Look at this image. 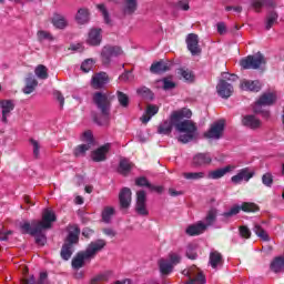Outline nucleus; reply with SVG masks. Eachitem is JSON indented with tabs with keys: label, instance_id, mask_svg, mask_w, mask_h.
Masks as SVG:
<instances>
[{
	"label": "nucleus",
	"instance_id": "ea45409f",
	"mask_svg": "<svg viewBox=\"0 0 284 284\" xmlns=\"http://www.w3.org/2000/svg\"><path fill=\"white\" fill-rule=\"evenodd\" d=\"M183 178L186 181H201V179H205V172H186L183 173Z\"/></svg>",
	"mask_w": 284,
	"mask_h": 284
},
{
	"label": "nucleus",
	"instance_id": "3c124183",
	"mask_svg": "<svg viewBox=\"0 0 284 284\" xmlns=\"http://www.w3.org/2000/svg\"><path fill=\"white\" fill-rule=\"evenodd\" d=\"M262 183L263 185H265L266 187H272L273 183H274V176H272V173H265L262 176Z\"/></svg>",
	"mask_w": 284,
	"mask_h": 284
},
{
	"label": "nucleus",
	"instance_id": "aec40b11",
	"mask_svg": "<svg viewBox=\"0 0 284 284\" xmlns=\"http://www.w3.org/2000/svg\"><path fill=\"white\" fill-rule=\"evenodd\" d=\"M234 170H236L235 165H226L222 169H217V170L209 172V179H213L214 181H216L219 179H223V176H225V174H227L229 172H234Z\"/></svg>",
	"mask_w": 284,
	"mask_h": 284
},
{
	"label": "nucleus",
	"instance_id": "49530a36",
	"mask_svg": "<svg viewBox=\"0 0 284 284\" xmlns=\"http://www.w3.org/2000/svg\"><path fill=\"white\" fill-rule=\"evenodd\" d=\"M38 41H54V37L48 31H38Z\"/></svg>",
	"mask_w": 284,
	"mask_h": 284
},
{
	"label": "nucleus",
	"instance_id": "f3484780",
	"mask_svg": "<svg viewBox=\"0 0 284 284\" xmlns=\"http://www.w3.org/2000/svg\"><path fill=\"white\" fill-rule=\"evenodd\" d=\"M101 32V29H91L87 38L88 45H101V41H103V34Z\"/></svg>",
	"mask_w": 284,
	"mask_h": 284
},
{
	"label": "nucleus",
	"instance_id": "37998d69",
	"mask_svg": "<svg viewBox=\"0 0 284 284\" xmlns=\"http://www.w3.org/2000/svg\"><path fill=\"white\" fill-rule=\"evenodd\" d=\"M112 216H114V209L110 206L104 207L102 211V221L104 223H110V221H112Z\"/></svg>",
	"mask_w": 284,
	"mask_h": 284
},
{
	"label": "nucleus",
	"instance_id": "a19ab883",
	"mask_svg": "<svg viewBox=\"0 0 284 284\" xmlns=\"http://www.w3.org/2000/svg\"><path fill=\"white\" fill-rule=\"evenodd\" d=\"M34 74L38 79L44 81L45 79H48V68L43 64H39L34 69Z\"/></svg>",
	"mask_w": 284,
	"mask_h": 284
},
{
	"label": "nucleus",
	"instance_id": "20e7f679",
	"mask_svg": "<svg viewBox=\"0 0 284 284\" xmlns=\"http://www.w3.org/2000/svg\"><path fill=\"white\" fill-rule=\"evenodd\" d=\"M93 101L100 110V115L94 116V122L98 125H108L110 123V98L106 93L97 92L93 94Z\"/></svg>",
	"mask_w": 284,
	"mask_h": 284
},
{
	"label": "nucleus",
	"instance_id": "bf43d9fd",
	"mask_svg": "<svg viewBox=\"0 0 284 284\" xmlns=\"http://www.w3.org/2000/svg\"><path fill=\"white\" fill-rule=\"evenodd\" d=\"M240 236L242 239H250L252 236V231L247 226H240Z\"/></svg>",
	"mask_w": 284,
	"mask_h": 284
},
{
	"label": "nucleus",
	"instance_id": "bb28decb",
	"mask_svg": "<svg viewBox=\"0 0 284 284\" xmlns=\"http://www.w3.org/2000/svg\"><path fill=\"white\" fill-rule=\"evenodd\" d=\"M119 200L121 207H130V203H132V191L129 187L122 189L119 194Z\"/></svg>",
	"mask_w": 284,
	"mask_h": 284
},
{
	"label": "nucleus",
	"instance_id": "69168bd1",
	"mask_svg": "<svg viewBox=\"0 0 284 284\" xmlns=\"http://www.w3.org/2000/svg\"><path fill=\"white\" fill-rule=\"evenodd\" d=\"M217 32L219 34H225L227 32V27L225 26L224 22L217 23Z\"/></svg>",
	"mask_w": 284,
	"mask_h": 284
},
{
	"label": "nucleus",
	"instance_id": "680f3d73",
	"mask_svg": "<svg viewBox=\"0 0 284 284\" xmlns=\"http://www.w3.org/2000/svg\"><path fill=\"white\" fill-rule=\"evenodd\" d=\"M186 256L187 258H191V261H194L197 258L199 254H196V251L194 250V247H192V245H189L186 250Z\"/></svg>",
	"mask_w": 284,
	"mask_h": 284
},
{
	"label": "nucleus",
	"instance_id": "f03ea898",
	"mask_svg": "<svg viewBox=\"0 0 284 284\" xmlns=\"http://www.w3.org/2000/svg\"><path fill=\"white\" fill-rule=\"evenodd\" d=\"M191 116L192 111L190 109H182L171 113V121L176 132L180 133L178 138L180 143H190L196 136V124L191 120H185L191 119Z\"/></svg>",
	"mask_w": 284,
	"mask_h": 284
},
{
	"label": "nucleus",
	"instance_id": "c85d7f7f",
	"mask_svg": "<svg viewBox=\"0 0 284 284\" xmlns=\"http://www.w3.org/2000/svg\"><path fill=\"white\" fill-rule=\"evenodd\" d=\"M81 234V229L78 225L69 226V235L67 237V243L71 245H77L79 243V235Z\"/></svg>",
	"mask_w": 284,
	"mask_h": 284
},
{
	"label": "nucleus",
	"instance_id": "338daca9",
	"mask_svg": "<svg viewBox=\"0 0 284 284\" xmlns=\"http://www.w3.org/2000/svg\"><path fill=\"white\" fill-rule=\"evenodd\" d=\"M120 81H130L132 79V73L130 71L124 72L119 77Z\"/></svg>",
	"mask_w": 284,
	"mask_h": 284
},
{
	"label": "nucleus",
	"instance_id": "603ef678",
	"mask_svg": "<svg viewBox=\"0 0 284 284\" xmlns=\"http://www.w3.org/2000/svg\"><path fill=\"white\" fill-rule=\"evenodd\" d=\"M94 65V60H92V59H87V60H84L83 62H82V64H81V70H82V72H85V73H88V72H90V70H92V67Z\"/></svg>",
	"mask_w": 284,
	"mask_h": 284
},
{
	"label": "nucleus",
	"instance_id": "f257e3e1",
	"mask_svg": "<svg viewBox=\"0 0 284 284\" xmlns=\"http://www.w3.org/2000/svg\"><path fill=\"white\" fill-rule=\"evenodd\" d=\"M57 221V214L51 209H45L42 212V220L37 221L33 220L30 222H23L20 224V230L22 234H31V236H36V243L38 245H45V234H43V230H50L52 227V223Z\"/></svg>",
	"mask_w": 284,
	"mask_h": 284
},
{
	"label": "nucleus",
	"instance_id": "2eb2a0df",
	"mask_svg": "<svg viewBox=\"0 0 284 284\" xmlns=\"http://www.w3.org/2000/svg\"><path fill=\"white\" fill-rule=\"evenodd\" d=\"M0 110L2 114V123H8V119H10V114L14 110V101L12 100H1L0 101Z\"/></svg>",
	"mask_w": 284,
	"mask_h": 284
},
{
	"label": "nucleus",
	"instance_id": "9d476101",
	"mask_svg": "<svg viewBox=\"0 0 284 284\" xmlns=\"http://www.w3.org/2000/svg\"><path fill=\"white\" fill-rule=\"evenodd\" d=\"M241 210L243 212H256L258 210V206L254 203L244 202L241 206L236 205V206L231 207V210L227 212H224L222 214V216H224V219H230L232 216H236V214H239V212H241Z\"/></svg>",
	"mask_w": 284,
	"mask_h": 284
},
{
	"label": "nucleus",
	"instance_id": "423d86ee",
	"mask_svg": "<svg viewBox=\"0 0 284 284\" xmlns=\"http://www.w3.org/2000/svg\"><path fill=\"white\" fill-rule=\"evenodd\" d=\"M274 101H276V94L274 93H264L258 101L255 103V105L253 106V111L256 114H261L263 113V116H270V112L268 111H263L262 108L263 105H272V103H274Z\"/></svg>",
	"mask_w": 284,
	"mask_h": 284
},
{
	"label": "nucleus",
	"instance_id": "dca6fc26",
	"mask_svg": "<svg viewBox=\"0 0 284 284\" xmlns=\"http://www.w3.org/2000/svg\"><path fill=\"white\" fill-rule=\"evenodd\" d=\"M186 45L187 50L191 52L193 57L196 54H201V47H199V36L195 33H190L186 37Z\"/></svg>",
	"mask_w": 284,
	"mask_h": 284
},
{
	"label": "nucleus",
	"instance_id": "9b49d317",
	"mask_svg": "<svg viewBox=\"0 0 284 284\" xmlns=\"http://www.w3.org/2000/svg\"><path fill=\"white\" fill-rule=\"evenodd\" d=\"M123 54V50L120 49V47H110L106 45L102 49L101 58L104 65L110 64L113 57H121Z\"/></svg>",
	"mask_w": 284,
	"mask_h": 284
},
{
	"label": "nucleus",
	"instance_id": "f704fd0d",
	"mask_svg": "<svg viewBox=\"0 0 284 284\" xmlns=\"http://www.w3.org/2000/svg\"><path fill=\"white\" fill-rule=\"evenodd\" d=\"M52 23L54 28H58L59 30H63L64 28H68V20H65V17L61 14H54L52 18Z\"/></svg>",
	"mask_w": 284,
	"mask_h": 284
},
{
	"label": "nucleus",
	"instance_id": "5701e85b",
	"mask_svg": "<svg viewBox=\"0 0 284 284\" xmlns=\"http://www.w3.org/2000/svg\"><path fill=\"white\" fill-rule=\"evenodd\" d=\"M108 81L109 80H108L106 73H103V72L97 73L92 78L91 85H92V88H94V90H101V88L106 85Z\"/></svg>",
	"mask_w": 284,
	"mask_h": 284
},
{
	"label": "nucleus",
	"instance_id": "393cba45",
	"mask_svg": "<svg viewBox=\"0 0 284 284\" xmlns=\"http://www.w3.org/2000/svg\"><path fill=\"white\" fill-rule=\"evenodd\" d=\"M159 114V106L156 104H149L145 113L140 118V121L145 125L150 123L152 116Z\"/></svg>",
	"mask_w": 284,
	"mask_h": 284
},
{
	"label": "nucleus",
	"instance_id": "f8f14e48",
	"mask_svg": "<svg viewBox=\"0 0 284 284\" xmlns=\"http://www.w3.org/2000/svg\"><path fill=\"white\" fill-rule=\"evenodd\" d=\"M254 178V171H252L250 168H244L237 172L236 175H233L231 178V182L234 183V185H240V183L250 182V179Z\"/></svg>",
	"mask_w": 284,
	"mask_h": 284
},
{
	"label": "nucleus",
	"instance_id": "052dcab7",
	"mask_svg": "<svg viewBox=\"0 0 284 284\" xmlns=\"http://www.w3.org/2000/svg\"><path fill=\"white\" fill-rule=\"evenodd\" d=\"M169 258L171 265H179V263H181V255H179L178 253H171L169 255Z\"/></svg>",
	"mask_w": 284,
	"mask_h": 284
},
{
	"label": "nucleus",
	"instance_id": "1a4fd4ad",
	"mask_svg": "<svg viewBox=\"0 0 284 284\" xmlns=\"http://www.w3.org/2000/svg\"><path fill=\"white\" fill-rule=\"evenodd\" d=\"M183 274L190 278L186 284H205V275H203V272L196 266L184 270Z\"/></svg>",
	"mask_w": 284,
	"mask_h": 284
},
{
	"label": "nucleus",
	"instance_id": "a211bd4d",
	"mask_svg": "<svg viewBox=\"0 0 284 284\" xmlns=\"http://www.w3.org/2000/svg\"><path fill=\"white\" fill-rule=\"evenodd\" d=\"M212 163V155L210 153H197L193 156V165L195 168H205Z\"/></svg>",
	"mask_w": 284,
	"mask_h": 284
},
{
	"label": "nucleus",
	"instance_id": "de8ad7c7",
	"mask_svg": "<svg viewBox=\"0 0 284 284\" xmlns=\"http://www.w3.org/2000/svg\"><path fill=\"white\" fill-rule=\"evenodd\" d=\"M160 83H162V88L164 90H173V88H176V84L170 78H164L160 80Z\"/></svg>",
	"mask_w": 284,
	"mask_h": 284
},
{
	"label": "nucleus",
	"instance_id": "774afa93",
	"mask_svg": "<svg viewBox=\"0 0 284 284\" xmlns=\"http://www.w3.org/2000/svg\"><path fill=\"white\" fill-rule=\"evenodd\" d=\"M23 284H37V280L34 278V275H31L29 278H24Z\"/></svg>",
	"mask_w": 284,
	"mask_h": 284
},
{
	"label": "nucleus",
	"instance_id": "e433bc0d",
	"mask_svg": "<svg viewBox=\"0 0 284 284\" xmlns=\"http://www.w3.org/2000/svg\"><path fill=\"white\" fill-rule=\"evenodd\" d=\"M122 12H124V14H134V12H136V0H125Z\"/></svg>",
	"mask_w": 284,
	"mask_h": 284
},
{
	"label": "nucleus",
	"instance_id": "7ed1b4c3",
	"mask_svg": "<svg viewBox=\"0 0 284 284\" xmlns=\"http://www.w3.org/2000/svg\"><path fill=\"white\" fill-rule=\"evenodd\" d=\"M108 245V242L105 240H97L91 242L85 251L77 253V255L73 257L71 265L73 270H81L85 265V261H92L99 252L103 250Z\"/></svg>",
	"mask_w": 284,
	"mask_h": 284
},
{
	"label": "nucleus",
	"instance_id": "cd10ccee",
	"mask_svg": "<svg viewBox=\"0 0 284 284\" xmlns=\"http://www.w3.org/2000/svg\"><path fill=\"white\" fill-rule=\"evenodd\" d=\"M37 85H39V81H37V78L30 73L26 79V87L22 89V92L24 94H32L37 89Z\"/></svg>",
	"mask_w": 284,
	"mask_h": 284
},
{
	"label": "nucleus",
	"instance_id": "a18cd8bd",
	"mask_svg": "<svg viewBox=\"0 0 284 284\" xmlns=\"http://www.w3.org/2000/svg\"><path fill=\"white\" fill-rule=\"evenodd\" d=\"M118 101L122 108H128V105H130V98L121 91H118Z\"/></svg>",
	"mask_w": 284,
	"mask_h": 284
},
{
	"label": "nucleus",
	"instance_id": "c9c22d12",
	"mask_svg": "<svg viewBox=\"0 0 284 284\" xmlns=\"http://www.w3.org/2000/svg\"><path fill=\"white\" fill-rule=\"evenodd\" d=\"M272 272L278 273L284 271V256H277L271 263Z\"/></svg>",
	"mask_w": 284,
	"mask_h": 284
},
{
	"label": "nucleus",
	"instance_id": "4be33fe9",
	"mask_svg": "<svg viewBox=\"0 0 284 284\" xmlns=\"http://www.w3.org/2000/svg\"><path fill=\"white\" fill-rule=\"evenodd\" d=\"M262 84L258 80H243L241 82V90L246 92H261Z\"/></svg>",
	"mask_w": 284,
	"mask_h": 284
},
{
	"label": "nucleus",
	"instance_id": "8fccbe9b",
	"mask_svg": "<svg viewBox=\"0 0 284 284\" xmlns=\"http://www.w3.org/2000/svg\"><path fill=\"white\" fill-rule=\"evenodd\" d=\"M108 278H110V273H101V274L95 275L91 280V283L92 284L103 283V282L108 281Z\"/></svg>",
	"mask_w": 284,
	"mask_h": 284
},
{
	"label": "nucleus",
	"instance_id": "c756f323",
	"mask_svg": "<svg viewBox=\"0 0 284 284\" xmlns=\"http://www.w3.org/2000/svg\"><path fill=\"white\" fill-rule=\"evenodd\" d=\"M209 263L213 270H219L223 265V255L219 251H212L210 253Z\"/></svg>",
	"mask_w": 284,
	"mask_h": 284
},
{
	"label": "nucleus",
	"instance_id": "412c9836",
	"mask_svg": "<svg viewBox=\"0 0 284 284\" xmlns=\"http://www.w3.org/2000/svg\"><path fill=\"white\" fill-rule=\"evenodd\" d=\"M242 125H244V128H248L250 130H258L262 123L261 120H258V118L255 115H244L242 119Z\"/></svg>",
	"mask_w": 284,
	"mask_h": 284
},
{
	"label": "nucleus",
	"instance_id": "09e8293b",
	"mask_svg": "<svg viewBox=\"0 0 284 284\" xmlns=\"http://www.w3.org/2000/svg\"><path fill=\"white\" fill-rule=\"evenodd\" d=\"M214 221H216V210L212 209L211 211H209L206 217H205V223L204 225L210 226L212 225V223H214Z\"/></svg>",
	"mask_w": 284,
	"mask_h": 284
},
{
	"label": "nucleus",
	"instance_id": "6ab92c4d",
	"mask_svg": "<svg viewBox=\"0 0 284 284\" xmlns=\"http://www.w3.org/2000/svg\"><path fill=\"white\" fill-rule=\"evenodd\" d=\"M108 152H110V144H104L91 153V159L95 163H101V161H105Z\"/></svg>",
	"mask_w": 284,
	"mask_h": 284
},
{
	"label": "nucleus",
	"instance_id": "c03bdc74",
	"mask_svg": "<svg viewBox=\"0 0 284 284\" xmlns=\"http://www.w3.org/2000/svg\"><path fill=\"white\" fill-rule=\"evenodd\" d=\"M276 21H278V14L273 11L266 17V26H265L266 30H270L272 26L276 23Z\"/></svg>",
	"mask_w": 284,
	"mask_h": 284
},
{
	"label": "nucleus",
	"instance_id": "79ce46f5",
	"mask_svg": "<svg viewBox=\"0 0 284 284\" xmlns=\"http://www.w3.org/2000/svg\"><path fill=\"white\" fill-rule=\"evenodd\" d=\"M253 232L258 236V239H262V241H270V235L260 224L254 225Z\"/></svg>",
	"mask_w": 284,
	"mask_h": 284
},
{
	"label": "nucleus",
	"instance_id": "864d4df0",
	"mask_svg": "<svg viewBox=\"0 0 284 284\" xmlns=\"http://www.w3.org/2000/svg\"><path fill=\"white\" fill-rule=\"evenodd\" d=\"M138 94L144 99H152V91L148 87H142L138 89Z\"/></svg>",
	"mask_w": 284,
	"mask_h": 284
},
{
	"label": "nucleus",
	"instance_id": "4d7b16f0",
	"mask_svg": "<svg viewBox=\"0 0 284 284\" xmlns=\"http://www.w3.org/2000/svg\"><path fill=\"white\" fill-rule=\"evenodd\" d=\"M37 284H50V280L48 278V272H40Z\"/></svg>",
	"mask_w": 284,
	"mask_h": 284
},
{
	"label": "nucleus",
	"instance_id": "4468645a",
	"mask_svg": "<svg viewBox=\"0 0 284 284\" xmlns=\"http://www.w3.org/2000/svg\"><path fill=\"white\" fill-rule=\"evenodd\" d=\"M146 201H148V196L145 194V191H138L135 210L138 214H140L141 216H148L149 214L148 206L145 204Z\"/></svg>",
	"mask_w": 284,
	"mask_h": 284
},
{
	"label": "nucleus",
	"instance_id": "6e6552de",
	"mask_svg": "<svg viewBox=\"0 0 284 284\" xmlns=\"http://www.w3.org/2000/svg\"><path fill=\"white\" fill-rule=\"evenodd\" d=\"M223 132H225V120H219L210 126L209 131L204 133V136L205 139L219 141L223 136Z\"/></svg>",
	"mask_w": 284,
	"mask_h": 284
},
{
	"label": "nucleus",
	"instance_id": "39448f33",
	"mask_svg": "<svg viewBox=\"0 0 284 284\" xmlns=\"http://www.w3.org/2000/svg\"><path fill=\"white\" fill-rule=\"evenodd\" d=\"M265 63H267V61L265 60V55L261 52L248 55L240 61V65L244 70H258L260 68H263Z\"/></svg>",
	"mask_w": 284,
	"mask_h": 284
},
{
	"label": "nucleus",
	"instance_id": "5fc2aeb1",
	"mask_svg": "<svg viewBox=\"0 0 284 284\" xmlns=\"http://www.w3.org/2000/svg\"><path fill=\"white\" fill-rule=\"evenodd\" d=\"M180 74H181V77H183V79L189 81V83H192V81H194V73H192V71H190V70L181 69Z\"/></svg>",
	"mask_w": 284,
	"mask_h": 284
},
{
	"label": "nucleus",
	"instance_id": "58836bf2",
	"mask_svg": "<svg viewBox=\"0 0 284 284\" xmlns=\"http://www.w3.org/2000/svg\"><path fill=\"white\" fill-rule=\"evenodd\" d=\"M132 170V163H130V160H121L119 165V172L120 174H123V176L130 174V171Z\"/></svg>",
	"mask_w": 284,
	"mask_h": 284
},
{
	"label": "nucleus",
	"instance_id": "e2e57ef3",
	"mask_svg": "<svg viewBox=\"0 0 284 284\" xmlns=\"http://www.w3.org/2000/svg\"><path fill=\"white\" fill-rule=\"evenodd\" d=\"M98 10L102 12L105 23H110V16L108 14V10L105 9V6L98 4Z\"/></svg>",
	"mask_w": 284,
	"mask_h": 284
},
{
	"label": "nucleus",
	"instance_id": "6e6d98bb",
	"mask_svg": "<svg viewBox=\"0 0 284 284\" xmlns=\"http://www.w3.org/2000/svg\"><path fill=\"white\" fill-rule=\"evenodd\" d=\"M135 185H138L139 187H148L150 190L151 183L148 181V178L142 176L135 180Z\"/></svg>",
	"mask_w": 284,
	"mask_h": 284
},
{
	"label": "nucleus",
	"instance_id": "a878e982",
	"mask_svg": "<svg viewBox=\"0 0 284 284\" xmlns=\"http://www.w3.org/2000/svg\"><path fill=\"white\" fill-rule=\"evenodd\" d=\"M170 68L171 64L169 62L161 60L151 64L150 72H152V74H163V72H168Z\"/></svg>",
	"mask_w": 284,
	"mask_h": 284
},
{
	"label": "nucleus",
	"instance_id": "0eeeda50",
	"mask_svg": "<svg viewBox=\"0 0 284 284\" xmlns=\"http://www.w3.org/2000/svg\"><path fill=\"white\" fill-rule=\"evenodd\" d=\"M82 141L85 144H80L74 149V156H85V153L92 145H94V138H92V132L87 131L82 134Z\"/></svg>",
	"mask_w": 284,
	"mask_h": 284
},
{
	"label": "nucleus",
	"instance_id": "473e14b6",
	"mask_svg": "<svg viewBox=\"0 0 284 284\" xmlns=\"http://www.w3.org/2000/svg\"><path fill=\"white\" fill-rule=\"evenodd\" d=\"M74 244H70V243H64L62 248H61V258H63V261H70V258L72 257V254L74 252Z\"/></svg>",
	"mask_w": 284,
	"mask_h": 284
},
{
	"label": "nucleus",
	"instance_id": "0e129e2a",
	"mask_svg": "<svg viewBox=\"0 0 284 284\" xmlns=\"http://www.w3.org/2000/svg\"><path fill=\"white\" fill-rule=\"evenodd\" d=\"M178 8H180V10H184V11L190 10V1H187V0L179 1L178 2Z\"/></svg>",
	"mask_w": 284,
	"mask_h": 284
},
{
	"label": "nucleus",
	"instance_id": "7c9ffc66",
	"mask_svg": "<svg viewBox=\"0 0 284 284\" xmlns=\"http://www.w3.org/2000/svg\"><path fill=\"white\" fill-rule=\"evenodd\" d=\"M274 3L271 0H251V8L255 12H261L263 8L268 7L272 8Z\"/></svg>",
	"mask_w": 284,
	"mask_h": 284
},
{
	"label": "nucleus",
	"instance_id": "72a5a7b5",
	"mask_svg": "<svg viewBox=\"0 0 284 284\" xmlns=\"http://www.w3.org/2000/svg\"><path fill=\"white\" fill-rule=\"evenodd\" d=\"M173 125L174 123L172 122V115H171L170 121L165 120L159 125L158 128L159 134H171Z\"/></svg>",
	"mask_w": 284,
	"mask_h": 284
},
{
	"label": "nucleus",
	"instance_id": "2f4dec72",
	"mask_svg": "<svg viewBox=\"0 0 284 284\" xmlns=\"http://www.w3.org/2000/svg\"><path fill=\"white\" fill-rule=\"evenodd\" d=\"M75 21L79 26H85L90 21V12L88 9H79L78 13L75 14Z\"/></svg>",
	"mask_w": 284,
	"mask_h": 284
},
{
	"label": "nucleus",
	"instance_id": "b1692460",
	"mask_svg": "<svg viewBox=\"0 0 284 284\" xmlns=\"http://www.w3.org/2000/svg\"><path fill=\"white\" fill-rule=\"evenodd\" d=\"M205 230H207V225H205L203 222H197L193 225H189L185 232L189 236H199V234H203Z\"/></svg>",
	"mask_w": 284,
	"mask_h": 284
},
{
	"label": "nucleus",
	"instance_id": "4c0bfd02",
	"mask_svg": "<svg viewBox=\"0 0 284 284\" xmlns=\"http://www.w3.org/2000/svg\"><path fill=\"white\" fill-rule=\"evenodd\" d=\"M159 267L161 274H170L172 270H174V265L169 260L165 258L159 261Z\"/></svg>",
	"mask_w": 284,
	"mask_h": 284
},
{
	"label": "nucleus",
	"instance_id": "ddd939ff",
	"mask_svg": "<svg viewBox=\"0 0 284 284\" xmlns=\"http://www.w3.org/2000/svg\"><path fill=\"white\" fill-rule=\"evenodd\" d=\"M216 92L222 99H230L234 93V87L226 80H220L216 85Z\"/></svg>",
	"mask_w": 284,
	"mask_h": 284
},
{
	"label": "nucleus",
	"instance_id": "13d9d810",
	"mask_svg": "<svg viewBox=\"0 0 284 284\" xmlns=\"http://www.w3.org/2000/svg\"><path fill=\"white\" fill-rule=\"evenodd\" d=\"M30 143L33 148V155L36 156V159H38V156L40 154V150H41V144H39V142L33 139L30 140Z\"/></svg>",
	"mask_w": 284,
	"mask_h": 284
}]
</instances>
